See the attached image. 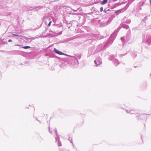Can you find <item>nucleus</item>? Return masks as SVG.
Listing matches in <instances>:
<instances>
[{
  "mask_svg": "<svg viewBox=\"0 0 151 151\" xmlns=\"http://www.w3.org/2000/svg\"><path fill=\"white\" fill-rule=\"evenodd\" d=\"M54 51L56 53L60 55H64L65 54L62 52L59 51V50L54 48Z\"/></svg>",
  "mask_w": 151,
  "mask_h": 151,
  "instance_id": "f257e3e1",
  "label": "nucleus"
},
{
  "mask_svg": "<svg viewBox=\"0 0 151 151\" xmlns=\"http://www.w3.org/2000/svg\"><path fill=\"white\" fill-rule=\"evenodd\" d=\"M48 21H49L50 22L49 24H48V26L49 27H50L51 26V24L52 23V21L51 19L50 18H47V20H46V22H47Z\"/></svg>",
  "mask_w": 151,
  "mask_h": 151,
  "instance_id": "f03ea898",
  "label": "nucleus"
},
{
  "mask_svg": "<svg viewBox=\"0 0 151 151\" xmlns=\"http://www.w3.org/2000/svg\"><path fill=\"white\" fill-rule=\"evenodd\" d=\"M134 111L132 110L131 109L129 108L128 110H127V112L129 113H130L131 114H132L133 113V111Z\"/></svg>",
  "mask_w": 151,
  "mask_h": 151,
  "instance_id": "7ed1b4c3",
  "label": "nucleus"
},
{
  "mask_svg": "<svg viewBox=\"0 0 151 151\" xmlns=\"http://www.w3.org/2000/svg\"><path fill=\"white\" fill-rule=\"evenodd\" d=\"M107 2V0H103V1L101 2V4L102 5H104Z\"/></svg>",
  "mask_w": 151,
  "mask_h": 151,
  "instance_id": "20e7f679",
  "label": "nucleus"
},
{
  "mask_svg": "<svg viewBox=\"0 0 151 151\" xmlns=\"http://www.w3.org/2000/svg\"><path fill=\"white\" fill-rule=\"evenodd\" d=\"M23 48L26 49L28 48H30V47L29 46H24L22 47Z\"/></svg>",
  "mask_w": 151,
  "mask_h": 151,
  "instance_id": "39448f33",
  "label": "nucleus"
},
{
  "mask_svg": "<svg viewBox=\"0 0 151 151\" xmlns=\"http://www.w3.org/2000/svg\"><path fill=\"white\" fill-rule=\"evenodd\" d=\"M100 10L101 12H102L103 11V8L102 7H101L100 8Z\"/></svg>",
  "mask_w": 151,
  "mask_h": 151,
  "instance_id": "423d86ee",
  "label": "nucleus"
},
{
  "mask_svg": "<svg viewBox=\"0 0 151 151\" xmlns=\"http://www.w3.org/2000/svg\"><path fill=\"white\" fill-rule=\"evenodd\" d=\"M13 35H14V36H19L18 35H16V34H13Z\"/></svg>",
  "mask_w": 151,
  "mask_h": 151,
  "instance_id": "0eeeda50",
  "label": "nucleus"
},
{
  "mask_svg": "<svg viewBox=\"0 0 151 151\" xmlns=\"http://www.w3.org/2000/svg\"><path fill=\"white\" fill-rule=\"evenodd\" d=\"M94 62H95V63L96 64V66H98V65H97V63H96V60H95V61H94Z\"/></svg>",
  "mask_w": 151,
  "mask_h": 151,
  "instance_id": "6e6552de",
  "label": "nucleus"
},
{
  "mask_svg": "<svg viewBox=\"0 0 151 151\" xmlns=\"http://www.w3.org/2000/svg\"><path fill=\"white\" fill-rule=\"evenodd\" d=\"M12 41V40H9V42H11Z\"/></svg>",
  "mask_w": 151,
  "mask_h": 151,
  "instance_id": "1a4fd4ad",
  "label": "nucleus"
},
{
  "mask_svg": "<svg viewBox=\"0 0 151 151\" xmlns=\"http://www.w3.org/2000/svg\"><path fill=\"white\" fill-rule=\"evenodd\" d=\"M150 4H151V0H150Z\"/></svg>",
  "mask_w": 151,
  "mask_h": 151,
  "instance_id": "9d476101",
  "label": "nucleus"
}]
</instances>
